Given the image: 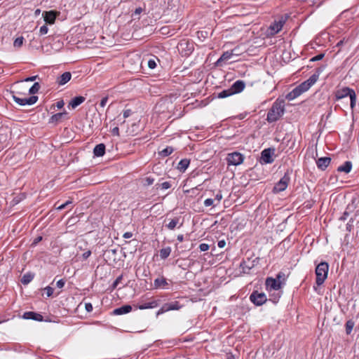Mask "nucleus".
Instances as JSON below:
<instances>
[{
	"label": "nucleus",
	"mask_w": 359,
	"mask_h": 359,
	"mask_svg": "<svg viewBox=\"0 0 359 359\" xmlns=\"http://www.w3.org/2000/svg\"><path fill=\"white\" fill-rule=\"evenodd\" d=\"M284 112L285 101L277 99L267 113L266 121L269 123L276 122L284 114Z\"/></svg>",
	"instance_id": "1"
},
{
	"label": "nucleus",
	"mask_w": 359,
	"mask_h": 359,
	"mask_svg": "<svg viewBox=\"0 0 359 359\" xmlns=\"http://www.w3.org/2000/svg\"><path fill=\"white\" fill-rule=\"evenodd\" d=\"M348 96L350 97V107L353 110L355 108L357 102V95L355 90L349 87H343L334 92V100L336 101L345 98Z\"/></svg>",
	"instance_id": "2"
},
{
	"label": "nucleus",
	"mask_w": 359,
	"mask_h": 359,
	"mask_svg": "<svg viewBox=\"0 0 359 359\" xmlns=\"http://www.w3.org/2000/svg\"><path fill=\"white\" fill-rule=\"evenodd\" d=\"M329 264L326 262H321L316 268V283L317 285H321L327 277Z\"/></svg>",
	"instance_id": "3"
},
{
	"label": "nucleus",
	"mask_w": 359,
	"mask_h": 359,
	"mask_svg": "<svg viewBox=\"0 0 359 359\" xmlns=\"http://www.w3.org/2000/svg\"><path fill=\"white\" fill-rule=\"evenodd\" d=\"M287 18L288 16L287 15H281L280 18H278V20H274V22L271 24L268 29L269 34L273 36L278 33L282 29Z\"/></svg>",
	"instance_id": "4"
},
{
	"label": "nucleus",
	"mask_w": 359,
	"mask_h": 359,
	"mask_svg": "<svg viewBox=\"0 0 359 359\" xmlns=\"http://www.w3.org/2000/svg\"><path fill=\"white\" fill-rule=\"evenodd\" d=\"M290 172L287 170L283 177L275 184L273 189L274 193H279L285 191L290 181Z\"/></svg>",
	"instance_id": "5"
},
{
	"label": "nucleus",
	"mask_w": 359,
	"mask_h": 359,
	"mask_svg": "<svg viewBox=\"0 0 359 359\" xmlns=\"http://www.w3.org/2000/svg\"><path fill=\"white\" fill-rule=\"evenodd\" d=\"M249 299L257 306L263 305L268 300L264 292H259L257 290H254L250 295Z\"/></svg>",
	"instance_id": "6"
},
{
	"label": "nucleus",
	"mask_w": 359,
	"mask_h": 359,
	"mask_svg": "<svg viewBox=\"0 0 359 359\" xmlns=\"http://www.w3.org/2000/svg\"><path fill=\"white\" fill-rule=\"evenodd\" d=\"M244 160V156L239 152H233L229 154L226 157V161L228 165H241Z\"/></svg>",
	"instance_id": "7"
},
{
	"label": "nucleus",
	"mask_w": 359,
	"mask_h": 359,
	"mask_svg": "<svg viewBox=\"0 0 359 359\" xmlns=\"http://www.w3.org/2000/svg\"><path fill=\"white\" fill-rule=\"evenodd\" d=\"M265 285L268 291L278 290L282 287L283 283L272 277H268L266 279Z\"/></svg>",
	"instance_id": "8"
},
{
	"label": "nucleus",
	"mask_w": 359,
	"mask_h": 359,
	"mask_svg": "<svg viewBox=\"0 0 359 359\" xmlns=\"http://www.w3.org/2000/svg\"><path fill=\"white\" fill-rule=\"evenodd\" d=\"M13 100L18 104L21 106L32 105L35 104L38 100V97L36 95H32L28 98H20L15 95L12 96Z\"/></svg>",
	"instance_id": "9"
},
{
	"label": "nucleus",
	"mask_w": 359,
	"mask_h": 359,
	"mask_svg": "<svg viewBox=\"0 0 359 359\" xmlns=\"http://www.w3.org/2000/svg\"><path fill=\"white\" fill-rule=\"evenodd\" d=\"M259 258L256 257L253 260L248 259V260H243L240 264V268L242 269L243 273H249V271L254 268L259 263Z\"/></svg>",
	"instance_id": "10"
},
{
	"label": "nucleus",
	"mask_w": 359,
	"mask_h": 359,
	"mask_svg": "<svg viewBox=\"0 0 359 359\" xmlns=\"http://www.w3.org/2000/svg\"><path fill=\"white\" fill-rule=\"evenodd\" d=\"M275 151V149L273 148H267L264 149L261 153V159L265 163H271L273 162V158L272 156L273 155Z\"/></svg>",
	"instance_id": "11"
},
{
	"label": "nucleus",
	"mask_w": 359,
	"mask_h": 359,
	"mask_svg": "<svg viewBox=\"0 0 359 359\" xmlns=\"http://www.w3.org/2000/svg\"><path fill=\"white\" fill-rule=\"evenodd\" d=\"M59 13L55 11H44L42 14L44 21L46 23L53 25L55 23V19L58 15Z\"/></svg>",
	"instance_id": "12"
},
{
	"label": "nucleus",
	"mask_w": 359,
	"mask_h": 359,
	"mask_svg": "<svg viewBox=\"0 0 359 359\" xmlns=\"http://www.w3.org/2000/svg\"><path fill=\"white\" fill-rule=\"evenodd\" d=\"M245 87V83L242 80L235 81L229 88L231 95L237 94L242 92Z\"/></svg>",
	"instance_id": "13"
},
{
	"label": "nucleus",
	"mask_w": 359,
	"mask_h": 359,
	"mask_svg": "<svg viewBox=\"0 0 359 359\" xmlns=\"http://www.w3.org/2000/svg\"><path fill=\"white\" fill-rule=\"evenodd\" d=\"M314 83H316V76H311L306 81L300 83L297 87L302 93L307 91Z\"/></svg>",
	"instance_id": "14"
},
{
	"label": "nucleus",
	"mask_w": 359,
	"mask_h": 359,
	"mask_svg": "<svg viewBox=\"0 0 359 359\" xmlns=\"http://www.w3.org/2000/svg\"><path fill=\"white\" fill-rule=\"evenodd\" d=\"M161 303V299H152L149 302L144 303L137 306V308L140 310L154 309L158 307Z\"/></svg>",
	"instance_id": "15"
},
{
	"label": "nucleus",
	"mask_w": 359,
	"mask_h": 359,
	"mask_svg": "<svg viewBox=\"0 0 359 359\" xmlns=\"http://www.w3.org/2000/svg\"><path fill=\"white\" fill-rule=\"evenodd\" d=\"M22 318L27 320H34L36 321L41 322L43 320V317L41 314L34 311L25 312Z\"/></svg>",
	"instance_id": "16"
},
{
	"label": "nucleus",
	"mask_w": 359,
	"mask_h": 359,
	"mask_svg": "<svg viewBox=\"0 0 359 359\" xmlns=\"http://www.w3.org/2000/svg\"><path fill=\"white\" fill-rule=\"evenodd\" d=\"M331 162L330 157H321L316 161L317 167L321 170H325Z\"/></svg>",
	"instance_id": "17"
},
{
	"label": "nucleus",
	"mask_w": 359,
	"mask_h": 359,
	"mask_svg": "<svg viewBox=\"0 0 359 359\" xmlns=\"http://www.w3.org/2000/svg\"><path fill=\"white\" fill-rule=\"evenodd\" d=\"M132 306L129 304L123 305L116 308L113 311V314L116 316L123 315L130 313L132 311Z\"/></svg>",
	"instance_id": "18"
},
{
	"label": "nucleus",
	"mask_w": 359,
	"mask_h": 359,
	"mask_svg": "<svg viewBox=\"0 0 359 359\" xmlns=\"http://www.w3.org/2000/svg\"><path fill=\"white\" fill-rule=\"evenodd\" d=\"M71 78L72 74L69 72H66L57 78L56 83L60 86H63L69 81Z\"/></svg>",
	"instance_id": "19"
},
{
	"label": "nucleus",
	"mask_w": 359,
	"mask_h": 359,
	"mask_svg": "<svg viewBox=\"0 0 359 359\" xmlns=\"http://www.w3.org/2000/svg\"><path fill=\"white\" fill-rule=\"evenodd\" d=\"M302 93H303L301 91V90L297 86L286 95L285 98L289 101L293 100L300 96Z\"/></svg>",
	"instance_id": "20"
},
{
	"label": "nucleus",
	"mask_w": 359,
	"mask_h": 359,
	"mask_svg": "<svg viewBox=\"0 0 359 359\" xmlns=\"http://www.w3.org/2000/svg\"><path fill=\"white\" fill-rule=\"evenodd\" d=\"M86 100V97L83 96L74 97L69 103V107H71L72 109H75Z\"/></svg>",
	"instance_id": "21"
},
{
	"label": "nucleus",
	"mask_w": 359,
	"mask_h": 359,
	"mask_svg": "<svg viewBox=\"0 0 359 359\" xmlns=\"http://www.w3.org/2000/svg\"><path fill=\"white\" fill-rule=\"evenodd\" d=\"M93 154L95 156L97 157L104 156L105 154V145L102 143L97 144L93 149Z\"/></svg>",
	"instance_id": "22"
},
{
	"label": "nucleus",
	"mask_w": 359,
	"mask_h": 359,
	"mask_svg": "<svg viewBox=\"0 0 359 359\" xmlns=\"http://www.w3.org/2000/svg\"><path fill=\"white\" fill-rule=\"evenodd\" d=\"M352 169V163L351 161H347L343 165L339 166L337 168V171L339 172H345L349 173Z\"/></svg>",
	"instance_id": "23"
},
{
	"label": "nucleus",
	"mask_w": 359,
	"mask_h": 359,
	"mask_svg": "<svg viewBox=\"0 0 359 359\" xmlns=\"http://www.w3.org/2000/svg\"><path fill=\"white\" fill-rule=\"evenodd\" d=\"M165 306L168 311H174V310H180L183 306L177 301L165 303Z\"/></svg>",
	"instance_id": "24"
},
{
	"label": "nucleus",
	"mask_w": 359,
	"mask_h": 359,
	"mask_svg": "<svg viewBox=\"0 0 359 359\" xmlns=\"http://www.w3.org/2000/svg\"><path fill=\"white\" fill-rule=\"evenodd\" d=\"M67 114V111L57 113L53 115L49 119V123H57L62 118Z\"/></svg>",
	"instance_id": "25"
},
{
	"label": "nucleus",
	"mask_w": 359,
	"mask_h": 359,
	"mask_svg": "<svg viewBox=\"0 0 359 359\" xmlns=\"http://www.w3.org/2000/svg\"><path fill=\"white\" fill-rule=\"evenodd\" d=\"M234 50H235V49L232 50L231 52H229V51L224 52L223 54L220 56V57L216 62V65H220L222 62L226 61V60L231 59V57L233 55Z\"/></svg>",
	"instance_id": "26"
},
{
	"label": "nucleus",
	"mask_w": 359,
	"mask_h": 359,
	"mask_svg": "<svg viewBox=\"0 0 359 359\" xmlns=\"http://www.w3.org/2000/svg\"><path fill=\"white\" fill-rule=\"evenodd\" d=\"M168 283L165 278H158L154 280V285L155 288H164L165 287Z\"/></svg>",
	"instance_id": "27"
},
{
	"label": "nucleus",
	"mask_w": 359,
	"mask_h": 359,
	"mask_svg": "<svg viewBox=\"0 0 359 359\" xmlns=\"http://www.w3.org/2000/svg\"><path fill=\"white\" fill-rule=\"evenodd\" d=\"M190 163V160L188 158L182 159L177 165V169L181 172H184L187 168L189 167Z\"/></svg>",
	"instance_id": "28"
},
{
	"label": "nucleus",
	"mask_w": 359,
	"mask_h": 359,
	"mask_svg": "<svg viewBox=\"0 0 359 359\" xmlns=\"http://www.w3.org/2000/svg\"><path fill=\"white\" fill-rule=\"evenodd\" d=\"M34 277V273H32L31 272H28L23 275V276L21 278V283L23 285H27L33 280Z\"/></svg>",
	"instance_id": "29"
},
{
	"label": "nucleus",
	"mask_w": 359,
	"mask_h": 359,
	"mask_svg": "<svg viewBox=\"0 0 359 359\" xmlns=\"http://www.w3.org/2000/svg\"><path fill=\"white\" fill-rule=\"evenodd\" d=\"M171 250L170 247L162 248L159 252L161 258L163 259L168 258L170 255Z\"/></svg>",
	"instance_id": "30"
},
{
	"label": "nucleus",
	"mask_w": 359,
	"mask_h": 359,
	"mask_svg": "<svg viewBox=\"0 0 359 359\" xmlns=\"http://www.w3.org/2000/svg\"><path fill=\"white\" fill-rule=\"evenodd\" d=\"M174 151V149L172 147H167L161 151L158 152L161 157H166L170 155Z\"/></svg>",
	"instance_id": "31"
},
{
	"label": "nucleus",
	"mask_w": 359,
	"mask_h": 359,
	"mask_svg": "<svg viewBox=\"0 0 359 359\" xmlns=\"http://www.w3.org/2000/svg\"><path fill=\"white\" fill-rule=\"evenodd\" d=\"M179 222L180 217H175L168 224H167L165 226L170 230H173L179 224Z\"/></svg>",
	"instance_id": "32"
},
{
	"label": "nucleus",
	"mask_w": 359,
	"mask_h": 359,
	"mask_svg": "<svg viewBox=\"0 0 359 359\" xmlns=\"http://www.w3.org/2000/svg\"><path fill=\"white\" fill-rule=\"evenodd\" d=\"M354 325H355V322L353 320H348L346 321V325H345L346 334L348 335L351 333Z\"/></svg>",
	"instance_id": "33"
},
{
	"label": "nucleus",
	"mask_w": 359,
	"mask_h": 359,
	"mask_svg": "<svg viewBox=\"0 0 359 359\" xmlns=\"http://www.w3.org/2000/svg\"><path fill=\"white\" fill-rule=\"evenodd\" d=\"M41 88L40 84L38 82H36L33 84V86L29 88V93L30 95H34L37 93Z\"/></svg>",
	"instance_id": "34"
},
{
	"label": "nucleus",
	"mask_w": 359,
	"mask_h": 359,
	"mask_svg": "<svg viewBox=\"0 0 359 359\" xmlns=\"http://www.w3.org/2000/svg\"><path fill=\"white\" fill-rule=\"evenodd\" d=\"M232 95L231 92H230V90L229 88L228 89H226V90H223L222 91H221L220 93H219L217 95V97L218 98H226L227 97H229Z\"/></svg>",
	"instance_id": "35"
},
{
	"label": "nucleus",
	"mask_w": 359,
	"mask_h": 359,
	"mask_svg": "<svg viewBox=\"0 0 359 359\" xmlns=\"http://www.w3.org/2000/svg\"><path fill=\"white\" fill-rule=\"evenodd\" d=\"M325 68V66H324V65H322V66L316 68L315 73L311 75V76H316V82L318 81L320 74L323 72Z\"/></svg>",
	"instance_id": "36"
},
{
	"label": "nucleus",
	"mask_w": 359,
	"mask_h": 359,
	"mask_svg": "<svg viewBox=\"0 0 359 359\" xmlns=\"http://www.w3.org/2000/svg\"><path fill=\"white\" fill-rule=\"evenodd\" d=\"M204 205L205 207H209V206L216 207L217 205V203H216L215 200L212 198H207L204 201Z\"/></svg>",
	"instance_id": "37"
},
{
	"label": "nucleus",
	"mask_w": 359,
	"mask_h": 359,
	"mask_svg": "<svg viewBox=\"0 0 359 359\" xmlns=\"http://www.w3.org/2000/svg\"><path fill=\"white\" fill-rule=\"evenodd\" d=\"M172 184L170 182H164L161 184H156V187L158 189L161 187L162 189H168L171 187Z\"/></svg>",
	"instance_id": "38"
},
{
	"label": "nucleus",
	"mask_w": 359,
	"mask_h": 359,
	"mask_svg": "<svg viewBox=\"0 0 359 359\" xmlns=\"http://www.w3.org/2000/svg\"><path fill=\"white\" fill-rule=\"evenodd\" d=\"M24 38L22 36L18 37L15 39L13 43V46L17 48H20L22 46Z\"/></svg>",
	"instance_id": "39"
},
{
	"label": "nucleus",
	"mask_w": 359,
	"mask_h": 359,
	"mask_svg": "<svg viewBox=\"0 0 359 359\" xmlns=\"http://www.w3.org/2000/svg\"><path fill=\"white\" fill-rule=\"evenodd\" d=\"M154 182V179L151 176L147 177L144 179V185L149 186L151 185Z\"/></svg>",
	"instance_id": "40"
},
{
	"label": "nucleus",
	"mask_w": 359,
	"mask_h": 359,
	"mask_svg": "<svg viewBox=\"0 0 359 359\" xmlns=\"http://www.w3.org/2000/svg\"><path fill=\"white\" fill-rule=\"evenodd\" d=\"M276 279L278 280V281H281L283 283V285L285 284V275L283 272H279L277 275H276Z\"/></svg>",
	"instance_id": "41"
},
{
	"label": "nucleus",
	"mask_w": 359,
	"mask_h": 359,
	"mask_svg": "<svg viewBox=\"0 0 359 359\" xmlns=\"http://www.w3.org/2000/svg\"><path fill=\"white\" fill-rule=\"evenodd\" d=\"M280 297V294L279 292L277 294H273L271 295V298L269 299V301H271L273 303L276 304L278 302Z\"/></svg>",
	"instance_id": "42"
},
{
	"label": "nucleus",
	"mask_w": 359,
	"mask_h": 359,
	"mask_svg": "<svg viewBox=\"0 0 359 359\" xmlns=\"http://www.w3.org/2000/svg\"><path fill=\"white\" fill-rule=\"evenodd\" d=\"M325 56L324 53H320L310 59V62H316L322 60Z\"/></svg>",
	"instance_id": "43"
},
{
	"label": "nucleus",
	"mask_w": 359,
	"mask_h": 359,
	"mask_svg": "<svg viewBox=\"0 0 359 359\" xmlns=\"http://www.w3.org/2000/svg\"><path fill=\"white\" fill-rule=\"evenodd\" d=\"M223 196H222V192L221 191H219L216 195L215 196V201H216L217 203V205L220 203L221 200L222 199Z\"/></svg>",
	"instance_id": "44"
},
{
	"label": "nucleus",
	"mask_w": 359,
	"mask_h": 359,
	"mask_svg": "<svg viewBox=\"0 0 359 359\" xmlns=\"http://www.w3.org/2000/svg\"><path fill=\"white\" fill-rule=\"evenodd\" d=\"M123 279V275L119 276L117 277V278L114 280V282L112 284V289H115L118 285L121 283V280Z\"/></svg>",
	"instance_id": "45"
},
{
	"label": "nucleus",
	"mask_w": 359,
	"mask_h": 359,
	"mask_svg": "<svg viewBox=\"0 0 359 359\" xmlns=\"http://www.w3.org/2000/svg\"><path fill=\"white\" fill-rule=\"evenodd\" d=\"M209 245L207 243H201L199 245V249L201 252H205L209 250Z\"/></svg>",
	"instance_id": "46"
},
{
	"label": "nucleus",
	"mask_w": 359,
	"mask_h": 359,
	"mask_svg": "<svg viewBox=\"0 0 359 359\" xmlns=\"http://www.w3.org/2000/svg\"><path fill=\"white\" fill-rule=\"evenodd\" d=\"M48 31V28L47 25H44L40 27L39 32H40L41 35H43V34H47Z\"/></svg>",
	"instance_id": "47"
},
{
	"label": "nucleus",
	"mask_w": 359,
	"mask_h": 359,
	"mask_svg": "<svg viewBox=\"0 0 359 359\" xmlns=\"http://www.w3.org/2000/svg\"><path fill=\"white\" fill-rule=\"evenodd\" d=\"M147 64H148V67H149L150 69H153L156 68V61H155L154 60H153V59H150V60L148 61V63H147Z\"/></svg>",
	"instance_id": "48"
},
{
	"label": "nucleus",
	"mask_w": 359,
	"mask_h": 359,
	"mask_svg": "<svg viewBox=\"0 0 359 359\" xmlns=\"http://www.w3.org/2000/svg\"><path fill=\"white\" fill-rule=\"evenodd\" d=\"M165 312H168L167 309H166V307L165 306V304L161 306V308L156 312V316L158 317V316L165 313Z\"/></svg>",
	"instance_id": "49"
},
{
	"label": "nucleus",
	"mask_w": 359,
	"mask_h": 359,
	"mask_svg": "<svg viewBox=\"0 0 359 359\" xmlns=\"http://www.w3.org/2000/svg\"><path fill=\"white\" fill-rule=\"evenodd\" d=\"M132 114V110L131 109H125L123 112V118H126L129 117Z\"/></svg>",
	"instance_id": "50"
},
{
	"label": "nucleus",
	"mask_w": 359,
	"mask_h": 359,
	"mask_svg": "<svg viewBox=\"0 0 359 359\" xmlns=\"http://www.w3.org/2000/svg\"><path fill=\"white\" fill-rule=\"evenodd\" d=\"M65 285V280L64 279H60L56 283V286L58 288H62Z\"/></svg>",
	"instance_id": "51"
},
{
	"label": "nucleus",
	"mask_w": 359,
	"mask_h": 359,
	"mask_svg": "<svg viewBox=\"0 0 359 359\" xmlns=\"http://www.w3.org/2000/svg\"><path fill=\"white\" fill-rule=\"evenodd\" d=\"M45 290L46 291L47 297H50L53 293V288L50 286H47Z\"/></svg>",
	"instance_id": "52"
},
{
	"label": "nucleus",
	"mask_w": 359,
	"mask_h": 359,
	"mask_svg": "<svg viewBox=\"0 0 359 359\" xmlns=\"http://www.w3.org/2000/svg\"><path fill=\"white\" fill-rule=\"evenodd\" d=\"M70 203H72V202L70 201H67L65 203L57 206L56 208H57V210H63L67 207V205H69Z\"/></svg>",
	"instance_id": "53"
},
{
	"label": "nucleus",
	"mask_w": 359,
	"mask_h": 359,
	"mask_svg": "<svg viewBox=\"0 0 359 359\" xmlns=\"http://www.w3.org/2000/svg\"><path fill=\"white\" fill-rule=\"evenodd\" d=\"M85 309L87 312H91L93 309V305L91 303H86L85 304Z\"/></svg>",
	"instance_id": "54"
},
{
	"label": "nucleus",
	"mask_w": 359,
	"mask_h": 359,
	"mask_svg": "<svg viewBox=\"0 0 359 359\" xmlns=\"http://www.w3.org/2000/svg\"><path fill=\"white\" fill-rule=\"evenodd\" d=\"M111 134L113 135H116V136H119V128L118 126H116L114 127L111 131Z\"/></svg>",
	"instance_id": "55"
},
{
	"label": "nucleus",
	"mask_w": 359,
	"mask_h": 359,
	"mask_svg": "<svg viewBox=\"0 0 359 359\" xmlns=\"http://www.w3.org/2000/svg\"><path fill=\"white\" fill-rule=\"evenodd\" d=\"M107 101H108V97L107 96L104 97L100 101V107H104L106 105Z\"/></svg>",
	"instance_id": "56"
},
{
	"label": "nucleus",
	"mask_w": 359,
	"mask_h": 359,
	"mask_svg": "<svg viewBox=\"0 0 359 359\" xmlns=\"http://www.w3.org/2000/svg\"><path fill=\"white\" fill-rule=\"evenodd\" d=\"M37 78H38V75L32 76H29V77H27L26 79H24V81H25V82H28V81H35Z\"/></svg>",
	"instance_id": "57"
},
{
	"label": "nucleus",
	"mask_w": 359,
	"mask_h": 359,
	"mask_svg": "<svg viewBox=\"0 0 359 359\" xmlns=\"http://www.w3.org/2000/svg\"><path fill=\"white\" fill-rule=\"evenodd\" d=\"M143 11V9L141 7L137 8L134 13H133V16H135L140 15Z\"/></svg>",
	"instance_id": "58"
},
{
	"label": "nucleus",
	"mask_w": 359,
	"mask_h": 359,
	"mask_svg": "<svg viewBox=\"0 0 359 359\" xmlns=\"http://www.w3.org/2000/svg\"><path fill=\"white\" fill-rule=\"evenodd\" d=\"M65 105V102L63 100H60L56 102V107L57 109H62Z\"/></svg>",
	"instance_id": "59"
},
{
	"label": "nucleus",
	"mask_w": 359,
	"mask_h": 359,
	"mask_svg": "<svg viewBox=\"0 0 359 359\" xmlns=\"http://www.w3.org/2000/svg\"><path fill=\"white\" fill-rule=\"evenodd\" d=\"M217 245L220 248H223L226 245V242L224 240L219 241Z\"/></svg>",
	"instance_id": "60"
},
{
	"label": "nucleus",
	"mask_w": 359,
	"mask_h": 359,
	"mask_svg": "<svg viewBox=\"0 0 359 359\" xmlns=\"http://www.w3.org/2000/svg\"><path fill=\"white\" fill-rule=\"evenodd\" d=\"M90 255H91V252L90 250H88V251L85 252L83 254L82 257L84 259H86L90 256Z\"/></svg>",
	"instance_id": "61"
},
{
	"label": "nucleus",
	"mask_w": 359,
	"mask_h": 359,
	"mask_svg": "<svg viewBox=\"0 0 359 359\" xmlns=\"http://www.w3.org/2000/svg\"><path fill=\"white\" fill-rule=\"evenodd\" d=\"M133 236V233L131 232H126L123 233V237L124 238H130Z\"/></svg>",
	"instance_id": "62"
},
{
	"label": "nucleus",
	"mask_w": 359,
	"mask_h": 359,
	"mask_svg": "<svg viewBox=\"0 0 359 359\" xmlns=\"http://www.w3.org/2000/svg\"><path fill=\"white\" fill-rule=\"evenodd\" d=\"M42 240V237L41 236H38L36 237L34 240V242L32 243V245H36L39 242H40Z\"/></svg>",
	"instance_id": "63"
},
{
	"label": "nucleus",
	"mask_w": 359,
	"mask_h": 359,
	"mask_svg": "<svg viewBox=\"0 0 359 359\" xmlns=\"http://www.w3.org/2000/svg\"><path fill=\"white\" fill-rule=\"evenodd\" d=\"M226 359H236V358L231 353H226Z\"/></svg>",
	"instance_id": "64"
}]
</instances>
